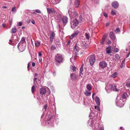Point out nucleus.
I'll return each mask as SVG.
<instances>
[{
  "instance_id": "41",
  "label": "nucleus",
  "mask_w": 130,
  "mask_h": 130,
  "mask_svg": "<svg viewBox=\"0 0 130 130\" xmlns=\"http://www.w3.org/2000/svg\"><path fill=\"white\" fill-rule=\"evenodd\" d=\"M108 35V34L107 33H105L104 34V35L103 37H102V38H105V39H106V37H107V36Z\"/></svg>"
},
{
  "instance_id": "55",
  "label": "nucleus",
  "mask_w": 130,
  "mask_h": 130,
  "mask_svg": "<svg viewBox=\"0 0 130 130\" xmlns=\"http://www.w3.org/2000/svg\"><path fill=\"white\" fill-rule=\"evenodd\" d=\"M109 25V22H107L106 24V27H108Z\"/></svg>"
},
{
  "instance_id": "59",
  "label": "nucleus",
  "mask_w": 130,
  "mask_h": 130,
  "mask_svg": "<svg viewBox=\"0 0 130 130\" xmlns=\"http://www.w3.org/2000/svg\"><path fill=\"white\" fill-rule=\"evenodd\" d=\"M130 54V52H129V53L126 56V57L127 58L129 56Z\"/></svg>"
},
{
  "instance_id": "24",
  "label": "nucleus",
  "mask_w": 130,
  "mask_h": 130,
  "mask_svg": "<svg viewBox=\"0 0 130 130\" xmlns=\"http://www.w3.org/2000/svg\"><path fill=\"white\" fill-rule=\"evenodd\" d=\"M118 75V73L117 72H115L113 74H112L111 76V77L113 78H115Z\"/></svg>"
},
{
  "instance_id": "62",
  "label": "nucleus",
  "mask_w": 130,
  "mask_h": 130,
  "mask_svg": "<svg viewBox=\"0 0 130 130\" xmlns=\"http://www.w3.org/2000/svg\"><path fill=\"white\" fill-rule=\"evenodd\" d=\"M5 23H3L2 24V26L3 27H5Z\"/></svg>"
},
{
  "instance_id": "39",
  "label": "nucleus",
  "mask_w": 130,
  "mask_h": 130,
  "mask_svg": "<svg viewBox=\"0 0 130 130\" xmlns=\"http://www.w3.org/2000/svg\"><path fill=\"white\" fill-rule=\"evenodd\" d=\"M111 14L112 15H115L116 14V11L114 9H112L111 11Z\"/></svg>"
},
{
  "instance_id": "13",
  "label": "nucleus",
  "mask_w": 130,
  "mask_h": 130,
  "mask_svg": "<svg viewBox=\"0 0 130 130\" xmlns=\"http://www.w3.org/2000/svg\"><path fill=\"white\" fill-rule=\"evenodd\" d=\"M99 65L100 67L103 69L107 66V64L105 62L102 61L100 62Z\"/></svg>"
},
{
  "instance_id": "43",
  "label": "nucleus",
  "mask_w": 130,
  "mask_h": 130,
  "mask_svg": "<svg viewBox=\"0 0 130 130\" xmlns=\"http://www.w3.org/2000/svg\"><path fill=\"white\" fill-rule=\"evenodd\" d=\"M98 106H95V108L97 109L98 111H100V109L99 108V107Z\"/></svg>"
},
{
  "instance_id": "37",
  "label": "nucleus",
  "mask_w": 130,
  "mask_h": 130,
  "mask_svg": "<svg viewBox=\"0 0 130 130\" xmlns=\"http://www.w3.org/2000/svg\"><path fill=\"white\" fill-rule=\"evenodd\" d=\"M90 36V35L89 34L86 33L85 35V37L87 39V40H89Z\"/></svg>"
},
{
  "instance_id": "45",
  "label": "nucleus",
  "mask_w": 130,
  "mask_h": 130,
  "mask_svg": "<svg viewBox=\"0 0 130 130\" xmlns=\"http://www.w3.org/2000/svg\"><path fill=\"white\" fill-rule=\"evenodd\" d=\"M120 31V29L119 28H117L115 30V32L116 33H117L119 32Z\"/></svg>"
},
{
  "instance_id": "15",
  "label": "nucleus",
  "mask_w": 130,
  "mask_h": 130,
  "mask_svg": "<svg viewBox=\"0 0 130 130\" xmlns=\"http://www.w3.org/2000/svg\"><path fill=\"white\" fill-rule=\"evenodd\" d=\"M79 31H76L72 34L71 36L70 37V39H72L76 37L79 33Z\"/></svg>"
},
{
  "instance_id": "16",
  "label": "nucleus",
  "mask_w": 130,
  "mask_h": 130,
  "mask_svg": "<svg viewBox=\"0 0 130 130\" xmlns=\"http://www.w3.org/2000/svg\"><path fill=\"white\" fill-rule=\"evenodd\" d=\"M92 123V121L91 120L90 121L89 120L88 122V124L90 126H92V128L93 129L96 128L97 124H95L94 125V126H93Z\"/></svg>"
},
{
  "instance_id": "6",
  "label": "nucleus",
  "mask_w": 130,
  "mask_h": 130,
  "mask_svg": "<svg viewBox=\"0 0 130 130\" xmlns=\"http://www.w3.org/2000/svg\"><path fill=\"white\" fill-rule=\"evenodd\" d=\"M79 24L78 21L76 19L72 21L71 23V27L74 29Z\"/></svg>"
},
{
  "instance_id": "7",
  "label": "nucleus",
  "mask_w": 130,
  "mask_h": 130,
  "mask_svg": "<svg viewBox=\"0 0 130 130\" xmlns=\"http://www.w3.org/2000/svg\"><path fill=\"white\" fill-rule=\"evenodd\" d=\"M26 45V44H24L19 43L18 46V47L21 52H22L25 50Z\"/></svg>"
},
{
  "instance_id": "21",
  "label": "nucleus",
  "mask_w": 130,
  "mask_h": 130,
  "mask_svg": "<svg viewBox=\"0 0 130 130\" xmlns=\"http://www.w3.org/2000/svg\"><path fill=\"white\" fill-rule=\"evenodd\" d=\"M88 91H91L92 89V87L91 84H87L86 87Z\"/></svg>"
},
{
  "instance_id": "34",
  "label": "nucleus",
  "mask_w": 130,
  "mask_h": 130,
  "mask_svg": "<svg viewBox=\"0 0 130 130\" xmlns=\"http://www.w3.org/2000/svg\"><path fill=\"white\" fill-rule=\"evenodd\" d=\"M11 11L13 13H15L17 11V10L16 9L15 7H13L11 9Z\"/></svg>"
},
{
  "instance_id": "3",
  "label": "nucleus",
  "mask_w": 130,
  "mask_h": 130,
  "mask_svg": "<svg viewBox=\"0 0 130 130\" xmlns=\"http://www.w3.org/2000/svg\"><path fill=\"white\" fill-rule=\"evenodd\" d=\"M109 88H108V86H106L105 88V89L107 93H109L110 92V90L115 91H118V89L116 88V85L115 84H112L110 85L109 86Z\"/></svg>"
},
{
  "instance_id": "63",
  "label": "nucleus",
  "mask_w": 130,
  "mask_h": 130,
  "mask_svg": "<svg viewBox=\"0 0 130 130\" xmlns=\"http://www.w3.org/2000/svg\"><path fill=\"white\" fill-rule=\"evenodd\" d=\"M7 8V7L6 6H4L3 7V8L4 9H6Z\"/></svg>"
},
{
  "instance_id": "60",
  "label": "nucleus",
  "mask_w": 130,
  "mask_h": 130,
  "mask_svg": "<svg viewBox=\"0 0 130 130\" xmlns=\"http://www.w3.org/2000/svg\"><path fill=\"white\" fill-rule=\"evenodd\" d=\"M71 43V41H70V40H69L68 42L67 43V45H69L70 43Z\"/></svg>"
},
{
  "instance_id": "29",
  "label": "nucleus",
  "mask_w": 130,
  "mask_h": 130,
  "mask_svg": "<svg viewBox=\"0 0 130 130\" xmlns=\"http://www.w3.org/2000/svg\"><path fill=\"white\" fill-rule=\"evenodd\" d=\"M120 56L118 54H116L115 56V59L116 60H119L120 58Z\"/></svg>"
},
{
  "instance_id": "19",
  "label": "nucleus",
  "mask_w": 130,
  "mask_h": 130,
  "mask_svg": "<svg viewBox=\"0 0 130 130\" xmlns=\"http://www.w3.org/2000/svg\"><path fill=\"white\" fill-rule=\"evenodd\" d=\"M111 46H110L109 45L108 46L106 50V52L107 53L109 54L111 53V52L112 51L111 50Z\"/></svg>"
},
{
  "instance_id": "53",
  "label": "nucleus",
  "mask_w": 130,
  "mask_h": 130,
  "mask_svg": "<svg viewBox=\"0 0 130 130\" xmlns=\"http://www.w3.org/2000/svg\"><path fill=\"white\" fill-rule=\"evenodd\" d=\"M111 43V42L109 40H108L107 42V43L108 44H110Z\"/></svg>"
},
{
  "instance_id": "49",
  "label": "nucleus",
  "mask_w": 130,
  "mask_h": 130,
  "mask_svg": "<svg viewBox=\"0 0 130 130\" xmlns=\"http://www.w3.org/2000/svg\"><path fill=\"white\" fill-rule=\"evenodd\" d=\"M22 25V22H20L18 24V26H21Z\"/></svg>"
},
{
  "instance_id": "14",
  "label": "nucleus",
  "mask_w": 130,
  "mask_h": 130,
  "mask_svg": "<svg viewBox=\"0 0 130 130\" xmlns=\"http://www.w3.org/2000/svg\"><path fill=\"white\" fill-rule=\"evenodd\" d=\"M55 35V34L54 31H51L50 32V41L51 42H52L54 39V37Z\"/></svg>"
},
{
  "instance_id": "32",
  "label": "nucleus",
  "mask_w": 130,
  "mask_h": 130,
  "mask_svg": "<svg viewBox=\"0 0 130 130\" xmlns=\"http://www.w3.org/2000/svg\"><path fill=\"white\" fill-rule=\"evenodd\" d=\"M36 86V84H34V85L32 86L31 88V92L32 93H33L35 90V88Z\"/></svg>"
},
{
  "instance_id": "44",
  "label": "nucleus",
  "mask_w": 130,
  "mask_h": 130,
  "mask_svg": "<svg viewBox=\"0 0 130 130\" xmlns=\"http://www.w3.org/2000/svg\"><path fill=\"white\" fill-rule=\"evenodd\" d=\"M51 49L52 50H54L56 49V47L54 45H53L51 47Z\"/></svg>"
},
{
  "instance_id": "22",
  "label": "nucleus",
  "mask_w": 130,
  "mask_h": 130,
  "mask_svg": "<svg viewBox=\"0 0 130 130\" xmlns=\"http://www.w3.org/2000/svg\"><path fill=\"white\" fill-rule=\"evenodd\" d=\"M53 118V116H52L51 118H49L47 122V123L48 124H50L51 125V126H53V124H52V122L50 121L51 119Z\"/></svg>"
},
{
  "instance_id": "30",
  "label": "nucleus",
  "mask_w": 130,
  "mask_h": 130,
  "mask_svg": "<svg viewBox=\"0 0 130 130\" xmlns=\"http://www.w3.org/2000/svg\"><path fill=\"white\" fill-rule=\"evenodd\" d=\"M56 46L57 47H60V46L61 44L59 40H57L56 42Z\"/></svg>"
},
{
  "instance_id": "38",
  "label": "nucleus",
  "mask_w": 130,
  "mask_h": 130,
  "mask_svg": "<svg viewBox=\"0 0 130 130\" xmlns=\"http://www.w3.org/2000/svg\"><path fill=\"white\" fill-rule=\"evenodd\" d=\"M83 67L82 66H81L80 68V69L79 75L80 76H81L82 75V72H83Z\"/></svg>"
},
{
  "instance_id": "57",
  "label": "nucleus",
  "mask_w": 130,
  "mask_h": 130,
  "mask_svg": "<svg viewBox=\"0 0 130 130\" xmlns=\"http://www.w3.org/2000/svg\"><path fill=\"white\" fill-rule=\"evenodd\" d=\"M32 65L33 67H34L35 66V63L34 62H33L32 63Z\"/></svg>"
},
{
  "instance_id": "35",
  "label": "nucleus",
  "mask_w": 130,
  "mask_h": 130,
  "mask_svg": "<svg viewBox=\"0 0 130 130\" xmlns=\"http://www.w3.org/2000/svg\"><path fill=\"white\" fill-rule=\"evenodd\" d=\"M91 93L90 92L88 91L87 90L85 91V94L87 96H89L91 94Z\"/></svg>"
},
{
  "instance_id": "54",
  "label": "nucleus",
  "mask_w": 130,
  "mask_h": 130,
  "mask_svg": "<svg viewBox=\"0 0 130 130\" xmlns=\"http://www.w3.org/2000/svg\"><path fill=\"white\" fill-rule=\"evenodd\" d=\"M38 55H39V56L40 57H41L42 55V53H41L40 52H39L38 53Z\"/></svg>"
},
{
  "instance_id": "28",
  "label": "nucleus",
  "mask_w": 130,
  "mask_h": 130,
  "mask_svg": "<svg viewBox=\"0 0 130 130\" xmlns=\"http://www.w3.org/2000/svg\"><path fill=\"white\" fill-rule=\"evenodd\" d=\"M35 44L36 47H38L40 45V42L36 41L35 42Z\"/></svg>"
},
{
  "instance_id": "27",
  "label": "nucleus",
  "mask_w": 130,
  "mask_h": 130,
  "mask_svg": "<svg viewBox=\"0 0 130 130\" xmlns=\"http://www.w3.org/2000/svg\"><path fill=\"white\" fill-rule=\"evenodd\" d=\"M127 93H125L122 95V98L123 99H126L128 96Z\"/></svg>"
},
{
  "instance_id": "58",
  "label": "nucleus",
  "mask_w": 130,
  "mask_h": 130,
  "mask_svg": "<svg viewBox=\"0 0 130 130\" xmlns=\"http://www.w3.org/2000/svg\"><path fill=\"white\" fill-rule=\"evenodd\" d=\"M30 63L29 62L28 64L27 68H29L30 67Z\"/></svg>"
},
{
  "instance_id": "2",
  "label": "nucleus",
  "mask_w": 130,
  "mask_h": 130,
  "mask_svg": "<svg viewBox=\"0 0 130 130\" xmlns=\"http://www.w3.org/2000/svg\"><path fill=\"white\" fill-rule=\"evenodd\" d=\"M55 59L57 64L59 65L63 62L64 58L62 55L59 54H57L55 56Z\"/></svg>"
},
{
  "instance_id": "4",
  "label": "nucleus",
  "mask_w": 130,
  "mask_h": 130,
  "mask_svg": "<svg viewBox=\"0 0 130 130\" xmlns=\"http://www.w3.org/2000/svg\"><path fill=\"white\" fill-rule=\"evenodd\" d=\"M68 13L71 18H72L76 19L78 17L77 13L76 11H72V10L71 8H69L68 11Z\"/></svg>"
},
{
  "instance_id": "31",
  "label": "nucleus",
  "mask_w": 130,
  "mask_h": 130,
  "mask_svg": "<svg viewBox=\"0 0 130 130\" xmlns=\"http://www.w3.org/2000/svg\"><path fill=\"white\" fill-rule=\"evenodd\" d=\"M105 40L106 39L105 38H102L100 42L101 44L102 45H103L104 44Z\"/></svg>"
},
{
  "instance_id": "10",
  "label": "nucleus",
  "mask_w": 130,
  "mask_h": 130,
  "mask_svg": "<svg viewBox=\"0 0 130 130\" xmlns=\"http://www.w3.org/2000/svg\"><path fill=\"white\" fill-rule=\"evenodd\" d=\"M120 99V97L119 96H118L117 97L116 101V103L117 106L121 107L123 106V104H122L121 101L119 100Z\"/></svg>"
},
{
  "instance_id": "36",
  "label": "nucleus",
  "mask_w": 130,
  "mask_h": 130,
  "mask_svg": "<svg viewBox=\"0 0 130 130\" xmlns=\"http://www.w3.org/2000/svg\"><path fill=\"white\" fill-rule=\"evenodd\" d=\"M76 67L74 66H73L72 65L71 67V70H72L73 72L76 71Z\"/></svg>"
},
{
  "instance_id": "23",
  "label": "nucleus",
  "mask_w": 130,
  "mask_h": 130,
  "mask_svg": "<svg viewBox=\"0 0 130 130\" xmlns=\"http://www.w3.org/2000/svg\"><path fill=\"white\" fill-rule=\"evenodd\" d=\"M25 39L26 38L25 37H22L21 40V41L19 43H21L24 44H26Z\"/></svg>"
},
{
  "instance_id": "48",
  "label": "nucleus",
  "mask_w": 130,
  "mask_h": 130,
  "mask_svg": "<svg viewBox=\"0 0 130 130\" xmlns=\"http://www.w3.org/2000/svg\"><path fill=\"white\" fill-rule=\"evenodd\" d=\"M37 79V78L36 77H34V84H36L37 83L36 80Z\"/></svg>"
},
{
  "instance_id": "52",
  "label": "nucleus",
  "mask_w": 130,
  "mask_h": 130,
  "mask_svg": "<svg viewBox=\"0 0 130 130\" xmlns=\"http://www.w3.org/2000/svg\"><path fill=\"white\" fill-rule=\"evenodd\" d=\"M94 116V115L92 113H90L89 115V117H93Z\"/></svg>"
},
{
  "instance_id": "1",
  "label": "nucleus",
  "mask_w": 130,
  "mask_h": 130,
  "mask_svg": "<svg viewBox=\"0 0 130 130\" xmlns=\"http://www.w3.org/2000/svg\"><path fill=\"white\" fill-rule=\"evenodd\" d=\"M55 18L58 22L62 24L64 26L67 24L68 22V18L65 16H63L61 14L58 13L57 14L55 17Z\"/></svg>"
},
{
  "instance_id": "26",
  "label": "nucleus",
  "mask_w": 130,
  "mask_h": 130,
  "mask_svg": "<svg viewBox=\"0 0 130 130\" xmlns=\"http://www.w3.org/2000/svg\"><path fill=\"white\" fill-rule=\"evenodd\" d=\"M52 3L54 4H56L58 3L59 1L58 0H51Z\"/></svg>"
},
{
  "instance_id": "47",
  "label": "nucleus",
  "mask_w": 130,
  "mask_h": 130,
  "mask_svg": "<svg viewBox=\"0 0 130 130\" xmlns=\"http://www.w3.org/2000/svg\"><path fill=\"white\" fill-rule=\"evenodd\" d=\"M35 12L36 13H41V11H40L38 9H36L35 10Z\"/></svg>"
},
{
  "instance_id": "18",
  "label": "nucleus",
  "mask_w": 130,
  "mask_h": 130,
  "mask_svg": "<svg viewBox=\"0 0 130 130\" xmlns=\"http://www.w3.org/2000/svg\"><path fill=\"white\" fill-rule=\"evenodd\" d=\"M80 0H75L74 3L75 7L76 8L78 7L80 5Z\"/></svg>"
},
{
  "instance_id": "33",
  "label": "nucleus",
  "mask_w": 130,
  "mask_h": 130,
  "mask_svg": "<svg viewBox=\"0 0 130 130\" xmlns=\"http://www.w3.org/2000/svg\"><path fill=\"white\" fill-rule=\"evenodd\" d=\"M17 31V29L15 28H12L11 30V33L12 34L15 33Z\"/></svg>"
},
{
  "instance_id": "25",
  "label": "nucleus",
  "mask_w": 130,
  "mask_h": 130,
  "mask_svg": "<svg viewBox=\"0 0 130 130\" xmlns=\"http://www.w3.org/2000/svg\"><path fill=\"white\" fill-rule=\"evenodd\" d=\"M71 79L73 80H74L75 79L76 77V75L75 74H71Z\"/></svg>"
},
{
  "instance_id": "12",
  "label": "nucleus",
  "mask_w": 130,
  "mask_h": 130,
  "mask_svg": "<svg viewBox=\"0 0 130 130\" xmlns=\"http://www.w3.org/2000/svg\"><path fill=\"white\" fill-rule=\"evenodd\" d=\"M109 37L113 41L116 42L117 41V39L115 36L113 32H110L109 33Z\"/></svg>"
},
{
  "instance_id": "51",
  "label": "nucleus",
  "mask_w": 130,
  "mask_h": 130,
  "mask_svg": "<svg viewBox=\"0 0 130 130\" xmlns=\"http://www.w3.org/2000/svg\"><path fill=\"white\" fill-rule=\"evenodd\" d=\"M99 2V0H95V3L96 4H98Z\"/></svg>"
},
{
  "instance_id": "56",
  "label": "nucleus",
  "mask_w": 130,
  "mask_h": 130,
  "mask_svg": "<svg viewBox=\"0 0 130 130\" xmlns=\"http://www.w3.org/2000/svg\"><path fill=\"white\" fill-rule=\"evenodd\" d=\"M31 22L33 24H35V22L34 20H32L31 21Z\"/></svg>"
},
{
  "instance_id": "40",
  "label": "nucleus",
  "mask_w": 130,
  "mask_h": 130,
  "mask_svg": "<svg viewBox=\"0 0 130 130\" xmlns=\"http://www.w3.org/2000/svg\"><path fill=\"white\" fill-rule=\"evenodd\" d=\"M74 50L75 51L77 52L78 51V47L76 45L74 46Z\"/></svg>"
},
{
  "instance_id": "61",
  "label": "nucleus",
  "mask_w": 130,
  "mask_h": 130,
  "mask_svg": "<svg viewBox=\"0 0 130 130\" xmlns=\"http://www.w3.org/2000/svg\"><path fill=\"white\" fill-rule=\"evenodd\" d=\"M125 60H123L122 61V63L121 64L122 65L123 63L125 62Z\"/></svg>"
},
{
  "instance_id": "20",
  "label": "nucleus",
  "mask_w": 130,
  "mask_h": 130,
  "mask_svg": "<svg viewBox=\"0 0 130 130\" xmlns=\"http://www.w3.org/2000/svg\"><path fill=\"white\" fill-rule=\"evenodd\" d=\"M95 100L97 105H100V102L99 98L97 96H96L95 97Z\"/></svg>"
},
{
  "instance_id": "42",
  "label": "nucleus",
  "mask_w": 130,
  "mask_h": 130,
  "mask_svg": "<svg viewBox=\"0 0 130 130\" xmlns=\"http://www.w3.org/2000/svg\"><path fill=\"white\" fill-rule=\"evenodd\" d=\"M47 107V104H45L44 106V108L43 109V110L45 111L46 109V108Z\"/></svg>"
},
{
  "instance_id": "8",
  "label": "nucleus",
  "mask_w": 130,
  "mask_h": 130,
  "mask_svg": "<svg viewBox=\"0 0 130 130\" xmlns=\"http://www.w3.org/2000/svg\"><path fill=\"white\" fill-rule=\"evenodd\" d=\"M82 47L84 49H86L89 47V43L85 41L82 42L80 44Z\"/></svg>"
},
{
  "instance_id": "64",
  "label": "nucleus",
  "mask_w": 130,
  "mask_h": 130,
  "mask_svg": "<svg viewBox=\"0 0 130 130\" xmlns=\"http://www.w3.org/2000/svg\"><path fill=\"white\" fill-rule=\"evenodd\" d=\"M126 86H127L128 87L130 86V85L129 84H126Z\"/></svg>"
},
{
  "instance_id": "9",
  "label": "nucleus",
  "mask_w": 130,
  "mask_h": 130,
  "mask_svg": "<svg viewBox=\"0 0 130 130\" xmlns=\"http://www.w3.org/2000/svg\"><path fill=\"white\" fill-rule=\"evenodd\" d=\"M89 60L90 65L91 66H92L95 60V56L94 55H91L89 57Z\"/></svg>"
},
{
  "instance_id": "46",
  "label": "nucleus",
  "mask_w": 130,
  "mask_h": 130,
  "mask_svg": "<svg viewBox=\"0 0 130 130\" xmlns=\"http://www.w3.org/2000/svg\"><path fill=\"white\" fill-rule=\"evenodd\" d=\"M103 13L104 15V16L105 17H108V15L105 12H103Z\"/></svg>"
},
{
  "instance_id": "5",
  "label": "nucleus",
  "mask_w": 130,
  "mask_h": 130,
  "mask_svg": "<svg viewBox=\"0 0 130 130\" xmlns=\"http://www.w3.org/2000/svg\"><path fill=\"white\" fill-rule=\"evenodd\" d=\"M39 91L40 93L42 95L44 94L46 92L48 94L50 93V90L47 87L46 88L44 87L41 88L40 89Z\"/></svg>"
},
{
  "instance_id": "11",
  "label": "nucleus",
  "mask_w": 130,
  "mask_h": 130,
  "mask_svg": "<svg viewBox=\"0 0 130 130\" xmlns=\"http://www.w3.org/2000/svg\"><path fill=\"white\" fill-rule=\"evenodd\" d=\"M47 9L48 14H54L56 13V11L53 8H47Z\"/></svg>"
},
{
  "instance_id": "50",
  "label": "nucleus",
  "mask_w": 130,
  "mask_h": 130,
  "mask_svg": "<svg viewBox=\"0 0 130 130\" xmlns=\"http://www.w3.org/2000/svg\"><path fill=\"white\" fill-rule=\"evenodd\" d=\"M119 51V49L117 48H115L114 52L116 53L118 52Z\"/></svg>"
},
{
  "instance_id": "17",
  "label": "nucleus",
  "mask_w": 130,
  "mask_h": 130,
  "mask_svg": "<svg viewBox=\"0 0 130 130\" xmlns=\"http://www.w3.org/2000/svg\"><path fill=\"white\" fill-rule=\"evenodd\" d=\"M112 6L114 8H117L119 6L118 2L117 1H114L112 4Z\"/></svg>"
}]
</instances>
